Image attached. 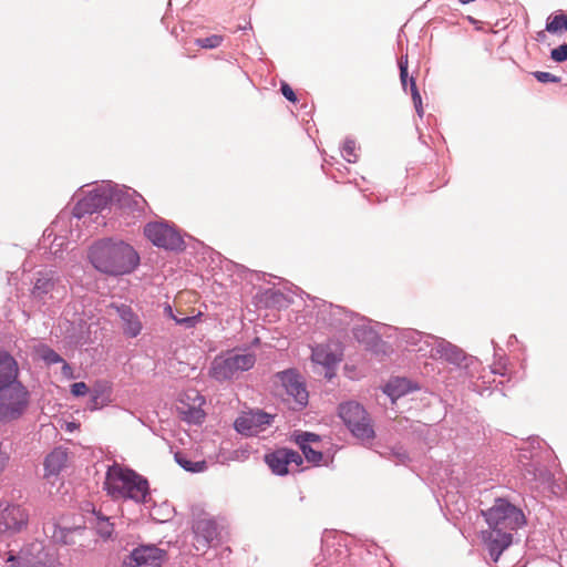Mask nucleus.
Wrapping results in <instances>:
<instances>
[{
    "label": "nucleus",
    "mask_w": 567,
    "mask_h": 567,
    "mask_svg": "<svg viewBox=\"0 0 567 567\" xmlns=\"http://www.w3.org/2000/svg\"><path fill=\"white\" fill-rule=\"evenodd\" d=\"M265 461L272 473L277 475H286L289 472V465L299 467L303 462L298 452L289 449H278L275 452L267 454L265 456Z\"/></svg>",
    "instance_id": "12"
},
{
    "label": "nucleus",
    "mask_w": 567,
    "mask_h": 567,
    "mask_svg": "<svg viewBox=\"0 0 567 567\" xmlns=\"http://www.w3.org/2000/svg\"><path fill=\"white\" fill-rule=\"evenodd\" d=\"M196 299V293L194 291H181L175 298L174 305L177 315L173 312V309L171 306H167L165 308V312L167 316H169L173 320L176 321L178 324H184L185 327H194L202 316L200 311H197L196 309L192 308L189 311H186L183 309V306L188 302Z\"/></svg>",
    "instance_id": "10"
},
{
    "label": "nucleus",
    "mask_w": 567,
    "mask_h": 567,
    "mask_svg": "<svg viewBox=\"0 0 567 567\" xmlns=\"http://www.w3.org/2000/svg\"><path fill=\"white\" fill-rule=\"evenodd\" d=\"M90 410H96L110 401V386L105 382H96L90 391Z\"/></svg>",
    "instance_id": "22"
},
{
    "label": "nucleus",
    "mask_w": 567,
    "mask_h": 567,
    "mask_svg": "<svg viewBox=\"0 0 567 567\" xmlns=\"http://www.w3.org/2000/svg\"><path fill=\"white\" fill-rule=\"evenodd\" d=\"M339 415L355 437L362 441L373 439L374 430L370 419L359 403L347 402L340 404Z\"/></svg>",
    "instance_id": "6"
},
{
    "label": "nucleus",
    "mask_w": 567,
    "mask_h": 567,
    "mask_svg": "<svg viewBox=\"0 0 567 567\" xmlns=\"http://www.w3.org/2000/svg\"><path fill=\"white\" fill-rule=\"evenodd\" d=\"M400 78L402 85L405 87L408 83V70L406 65H400Z\"/></svg>",
    "instance_id": "37"
},
{
    "label": "nucleus",
    "mask_w": 567,
    "mask_h": 567,
    "mask_svg": "<svg viewBox=\"0 0 567 567\" xmlns=\"http://www.w3.org/2000/svg\"><path fill=\"white\" fill-rule=\"evenodd\" d=\"M89 257L94 268L112 276L130 274L140 262L138 254L123 241L96 243L91 247Z\"/></svg>",
    "instance_id": "2"
},
{
    "label": "nucleus",
    "mask_w": 567,
    "mask_h": 567,
    "mask_svg": "<svg viewBox=\"0 0 567 567\" xmlns=\"http://www.w3.org/2000/svg\"><path fill=\"white\" fill-rule=\"evenodd\" d=\"M550 58L556 62H563L567 60V43L561 44L550 52Z\"/></svg>",
    "instance_id": "31"
},
{
    "label": "nucleus",
    "mask_w": 567,
    "mask_h": 567,
    "mask_svg": "<svg viewBox=\"0 0 567 567\" xmlns=\"http://www.w3.org/2000/svg\"><path fill=\"white\" fill-rule=\"evenodd\" d=\"M111 309H114L116 313L122 319V328L123 332L128 338H135L141 333L142 322L138 317L133 312V310L125 305L122 306H111Z\"/></svg>",
    "instance_id": "17"
},
{
    "label": "nucleus",
    "mask_w": 567,
    "mask_h": 567,
    "mask_svg": "<svg viewBox=\"0 0 567 567\" xmlns=\"http://www.w3.org/2000/svg\"><path fill=\"white\" fill-rule=\"evenodd\" d=\"M256 363V355L251 352L230 351L225 355L216 357L210 365L209 374L217 381H226L248 371Z\"/></svg>",
    "instance_id": "4"
},
{
    "label": "nucleus",
    "mask_w": 567,
    "mask_h": 567,
    "mask_svg": "<svg viewBox=\"0 0 567 567\" xmlns=\"http://www.w3.org/2000/svg\"><path fill=\"white\" fill-rule=\"evenodd\" d=\"M175 460L184 470L192 473H199L206 468L205 461L192 462L187 460L182 453H176Z\"/></svg>",
    "instance_id": "26"
},
{
    "label": "nucleus",
    "mask_w": 567,
    "mask_h": 567,
    "mask_svg": "<svg viewBox=\"0 0 567 567\" xmlns=\"http://www.w3.org/2000/svg\"><path fill=\"white\" fill-rule=\"evenodd\" d=\"M410 391L411 383L404 378H396L391 380L384 389V392L392 399L393 402Z\"/></svg>",
    "instance_id": "23"
},
{
    "label": "nucleus",
    "mask_w": 567,
    "mask_h": 567,
    "mask_svg": "<svg viewBox=\"0 0 567 567\" xmlns=\"http://www.w3.org/2000/svg\"><path fill=\"white\" fill-rule=\"evenodd\" d=\"M319 436L313 433H301L296 436V443L300 446L306 460L313 464H319L322 460V453L313 450L309 443L317 442Z\"/></svg>",
    "instance_id": "21"
},
{
    "label": "nucleus",
    "mask_w": 567,
    "mask_h": 567,
    "mask_svg": "<svg viewBox=\"0 0 567 567\" xmlns=\"http://www.w3.org/2000/svg\"><path fill=\"white\" fill-rule=\"evenodd\" d=\"M42 358L48 362V363H59L62 361V358L53 350L51 349H43L42 351Z\"/></svg>",
    "instance_id": "34"
},
{
    "label": "nucleus",
    "mask_w": 567,
    "mask_h": 567,
    "mask_svg": "<svg viewBox=\"0 0 567 567\" xmlns=\"http://www.w3.org/2000/svg\"><path fill=\"white\" fill-rule=\"evenodd\" d=\"M400 65H406L408 66V59L405 58L404 60L401 59L400 63H399V66Z\"/></svg>",
    "instance_id": "38"
},
{
    "label": "nucleus",
    "mask_w": 567,
    "mask_h": 567,
    "mask_svg": "<svg viewBox=\"0 0 567 567\" xmlns=\"http://www.w3.org/2000/svg\"><path fill=\"white\" fill-rule=\"evenodd\" d=\"M467 19H468V21H470L471 23H473V24H474V23H476V20H475L474 18H472V17H467Z\"/></svg>",
    "instance_id": "39"
},
{
    "label": "nucleus",
    "mask_w": 567,
    "mask_h": 567,
    "mask_svg": "<svg viewBox=\"0 0 567 567\" xmlns=\"http://www.w3.org/2000/svg\"><path fill=\"white\" fill-rule=\"evenodd\" d=\"M104 489L113 498H131L144 503L148 495V482L136 472L114 464L106 472Z\"/></svg>",
    "instance_id": "3"
},
{
    "label": "nucleus",
    "mask_w": 567,
    "mask_h": 567,
    "mask_svg": "<svg viewBox=\"0 0 567 567\" xmlns=\"http://www.w3.org/2000/svg\"><path fill=\"white\" fill-rule=\"evenodd\" d=\"M164 556V550L155 546H141L132 551L126 567H161Z\"/></svg>",
    "instance_id": "14"
},
{
    "label": "nucleus",
    "mask_w": 567,
    "mask_h": 567,
    "mask_svg": "<svg viewBox=\"0 0 567 567\" xmlns=\"http://www.w3.org/2000/svg\"><path fill=\"white\" fill-rule=\"evenodd\" d=\"M281 93L282 95L290 102H296L297 101V96H296V93L293 92V90L291 89L290 85H288L287 83H282L281 85Z\"/></svg>",
    "instance_id": "35"
},
{
    "label": "nucleus",
    "mask_w": 567,
    "mask_h": 567,
    "mask_svg": "<svg viewBox=\"0 0 567 567\" xmlns=\"http://www.w3.org/2000/svg\"><path fill=\"white\" fill-rule=\"evenodd\" d=\"M18 364L7 352L0 351V390L17 382Z\"/></svg>",
    "instance_id": "20"
},
{
    "label": "nucleus",
    "mask_w": 567,
    "mask_h": 567,
    "mask_svg": "<svg viewBox=\"0 0 567 567\" xmlns=\"http://www.w3.org/2000/svg\"><path fill=\"white\" fill-rule=\"evenodd\" d=\"M488 529L482 532V539L494 561L513 542L512 532L525 524L523 512L503 498L495 501L487 511L482 512Z\"/></svg>",
    "instance_id": "1"
},
{
    "label": "nucleus",
    "mask_w": 567,
    "mask_h": 567,
    "mask_svg": "<svg viewBox=\"0 0 567 567\" xmlns=\"http://www.w3.org/2000/svg\"><path fill=\"white\" fill-rule=\"evenodd\" d=\"M342 352L339 344H319L312 349L311 359L313 362L330 368L341 361Z\"/></svg>",
    "instance_id": "16"
},
{
    "label": "nucleus",
    "mask_w": 567,
    "mask_h": 567,
    "mask_svg": "<svg viewBox=\"0 0 567 567\" xmlns=\"http://www.w3.org/2000/svg\"><path fill=\"white\" fill-rule=\"evenodd\" d=\"M546 31L549 33H563L567 31V14L558 13L550 16L546 24Z\"/></svg>",
    "instance_id": "24"
},
{
    "label": "nucleus",
    "mask_w": 567,
    "mask_h": 567,
    "mask_svg": "<svg viewBox=\"0 0 567 567\" xmlns=\"http://www.w3.org/2000/svg\"><path fill=\"white\" fill-rule=\"evenodd\" d=\"M204 405L205 398L197 390L189 389L181 395L177 410L184 421L200 424L206 416Z\"/></svg>",
    "instance_id": "8"
},
{
    "label": "nucleus",
    "mask_w": 567,
    "mask_h": 567,
    "mask_svg": "<svg viewBox=\"0 0 567 567\" xmlns=\"http://www.w3.org/2000/svg\"><path fill=\"white\" fill-rule=\"evenodd\" d=\"M8 561H11L14 567H30V565L22 561L20 557L10 556Z\"/></svg>",
    "instance_id": "36"
},
{
    "label": "nucleus",
    "mask_w": 567,
    "mask_h": 567,
    "mask_svg": "<svg viewBox=\"0 0 567 567\" xmlns=\"http://www.w3.org/2000/svg\"><path fill=\"white\" fill-rule=\"evenodd\" d=\"M65 370H70V367L68 364H64V367H63L64 372H65Z\"/></svg>",
    "instance_id": "40"
},
{
    "label": "nucleus",
    "mask_w": 567,
    "mask_h": 567,
    "mask_svg": "<svg viewBox=\"0 0 567 567\" xmlns=\"http://www.w3.org/2000/svg\"><path fill=\"white\" fill-rule=\"evenodd\" d=\"M193 530L195 534L196 548H205L212 542L218 538L219 527L210 517H199L194 522Z\"/></svg>",
    "instance_id": "15"
},
{
    "label": "nucleus",
    "mask_w": 567,
    "mask_h": 567,
    "mask_svg": "<svg viewBox=\"0 0 567 567\" xmlns=\"http://www.w3.org/2000/svg\"><path fill=\"white\" fill-rule=\"evenodd\" d=\"M95 529L96 533L105 539L110 538L114 532L113 524L110 522V519L107 517L101 516L100 514L96 515Z\"/></svg>",
    "instance_id": "27"
},
{
    "label": "nucleus",
    "mask_w": 567,
    "mask_h": 567,
    "mask_svg": "<svg viewBox=\"0 0 567 567\" xmlns=\"http://www.w3.org/2000/svg\"><path fill=\"white\" fill-rule=\"evenodd\" d=\"M90 392L87 385L84 382H75L71 385V393L74 396H83Z\"/></svg>",
    "instance_id": "33"
},
{
    "label": "nucleus",
    "mask_w": 567,
    "mask_h": 567,
    "mask_svg": "<svg viewBox=\"0 0 567 567\" xmlns=\"http://www.w3.org/2000/svg\"><path fill=\"white\" fill-rule=\"evenodd\" d=\"M535 78L542 82V83H549V82H559V78L549 73V72H543V71H537L534 73Z\"/></svg>",
    "instance_id": "32"
},
{
    "label": "nucleus",
    "mask_w": 567,
    "mask_h": 567,
    "mask_svg": "<svg viewBox=\"0 0 567 567\" xmlns=\"http://www.w3.org/2000/svg\"><path fill=\"white\" fill-rule=\"evenodd\" d=\"M68 463V452L65 449L55 447L44 458V477H55L66 466Z\"/></svg>",
    "instance_id": "18"
},
{
    "label": "nucleus",
    "mask_w": 567,
    "mask_h": 567,
    "mask_svg": "<svg viewBox=\"0 0 567 567\" xmlns=\"http://www.w3.org/2000/svg\"><path fill=\"white\" fill-rule=\"evenodd\" d=\"M410 86H411L410 87L411 89V95H412V100H413L415 110L419 113V115H422V113H423L422 99H421V94H420V92L417 90L415 80L413 78L410 79Z\"/></svg>",
    "instance_id": "30"
},
{
    "label": "nucleus",
    "mask_w": 567,
    "mask_h": 567,
    "mask_svg": "<svg viewBox=\"0 0 567 567\" xmlns=\"http://www.w3.org/2000/svg\"><path fill=\"white\" fill-rule=\"evenodd\" d=\"M272 416L261 411H251L241 414L235 421V429L247 436L264 431L271 422Z\"/></svg>",
    "instance_id": "13"
},
{
    "label": "nucleus",
    "mask_w": 567,
    "mask_h": 567,
    "mask_svg": "<svg viewBox=\"0 0 567 567\" xmlns=\"http://www.w3.org/2000/svg\"><path fill=\"white\" fill-rule=\"evenodd\" d=\"M357 143L352 140L344 141L342 145V156L349 163H357L359 159Z\"/></svg>",
    "instance_id": "28"
},
{
    "label": "nucleus",
    "mask_w": 567,
    "mask_h": 567,
    "mask_svg": "<svg viewBox=\"0 0 567 567\" xmlns=\"http://www.w3.org/2000/svg\"><path fill=\"white\" fill-rule=\"evenodd\" d=\"M29 515L19 505H9L0 513V533L13 535L27 527Z\"/></svg>",
    "instance_id": "11"
},
{
    "label": "nucleus",
    "mask_w": 567,
    "mask_h": 567,
    "mask_svg": "<svg viewBox=\"0 0 567 567\" xmlns=\"http://www.w3.org/2000/svg\"><path fill=\"white\" fill-rule=\"evenodd\" d=\"M223 42V37L218 34H213L210 37L200 38L196 40V44L204 49H215L219 47Z\"/></svg>",
    "instance_id": "29"
},
{
    "label": "nucleus",
    "mask_w": 567,
    "mask_h": 567,
    "mask_svg": "<svg viewBox=\"0 0 567 567\" xmlns=\"http://www.w3.org/2000/svg\"><path fill=\"white\" fill-rule=\"evenodd\" d=\"M144 235L153 245L165 249H175L182 244L179 235L167 224L161 221L146 224Z\"/></svg>",
    "instance_id": "9"
},
{
    "label": "nucleus",
    "mask_w": 567,
    "mask_h": 567,
    "mask_svg": "<svg viewBox=\"0 0 567 567\" xmlns=\"http://www.w3.org/2000/svg\"><path fill=\"white\" fill-rule=\"evenodd\" d=\"M431 352L433 358L445 360L453 364H460L465 359V353L462 349L445 340H440L432 348Z\"/></svg>",
    "instance_id": "19"
},
{
    "label": "nucleus",
    "mask_w": 567,
    "mask_h": 567,
    "mask_svg": "<svg viewBox=\"0 0 567 567\" xmlns=\"http://www.w3.org/2000/svg\"><path fill=\"white\" fill-rule=\"evenodd\" d=\"M53 279L48 277H40L37 279L31 293L34 298L42 299L47 293H49L53 289Z\"/></svg>",
    "instance_id": "25"
},
{
    "label": "nucleus",
    "mask_w": 567,
    "mask_h": 567,
    "mask_svg": "<svg viewBox=\"0 0 567 567\" xmlns=\"http://www.w3.org/2000/svg\"><path fill=\"white\" fill-rule=\"evenodd\" d=\"M29 405V392L17 381L0 390V420L11 421L20 417Z\"/></svg>",
    "instance_id": "5"
},
{
    "label": "nucleus",
    "mask_w": 567,
    "mask_h": 567,
    "mask_svg": "<svg viewBox=\"0 0 567 567\" xmlns=\"http://www.w3.org/2000/svg\"><path fill=\"white\" fill-rule=\"evenodd\" d=\"M277 380L286 391L285 400L293 410L302 409L308 403V392L300 377L293 370L282 371L276 374Z\"/></svg>",
    "instance_id": "7"
}]
</instances>
